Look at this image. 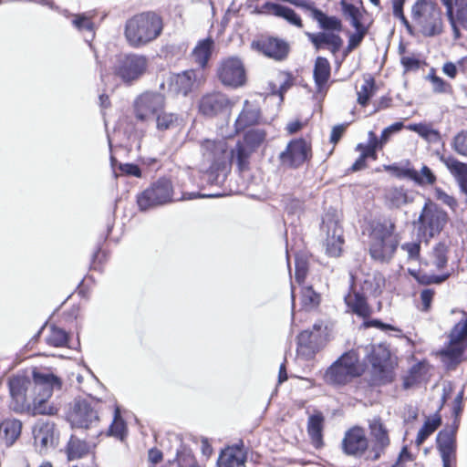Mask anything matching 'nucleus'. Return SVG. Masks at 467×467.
I'll return each instance as SVG.
<instances>
[{"label":"nucleus","instance_id":"obj_1","mask_svg":"<svg viewBox=\"0 0 467 467\" xmlns=\"http://www.w3.org/2000/svg\"><path fill=\"white\" fill-rule=\"evenodd\" d=\"M395 223L390 219L370 223L368 247L371 257L379 262H389L394 255L399 244Z\"/></svg>","mask_w":467,"mask_h":467},{"label":"nucleus","instance_id":"obj_2","mask_svg":"<svg viewBox=\"0 0 467 467\" xmlns=\"http://www.w3.org/2000/svg\"><path fill=\"white\" fill-rule=\"evenodd\" d=\"M162 31L161 17L152 12L141 13L129 19L125 36L133 47H140L156 39Z\"/></svg>","mask_w":467,"mask_h":467},{"label":"nucleus","instance_id":"obj_3","mask_svg":"<svg viewBox=\"0 0 467 467\" xmlns=\"http://www.w3.org/2000/svg\"><path fill=\"white\" fill-rule=\"evenodd\" d=\"M31 384L29 397L33 403V414L55 415L58 408L48 404L47 400L55 389H60V379L51 373L34 371Z\"/></svg>","mask_w":467,"mask_h":467},{"label":"nucleus","instance_id":"obj_4","mask_svg":"<svg viewBox=\"0 0 467 467\" xmlns=\"http://www.w3.org/2000/svg\"><path fill=\"white\" fill-rule=\"evenodd\" d=\"M364 371L356 351L344 353L327 370L324 379L331 385H345Z\"/></svg>","mask_w":467,"mask_h":467},{"label":"nucleus","instance_id":"obj_5","mask_svg":"<svg viewBox=\"0 0 467 467\" xmlns=\"http://www.w3.org/2000/svg\"><path fill=\"white\" fill-rule=\"evenodd\" d=\"M412 20L425 36H433L442 31L441 9L431 0H417L412 6Z\"/></svg>","mask_w":467,"mask_h":467},{"label":"nucleus","instance_id":"obj_6","mask_svg":"<svg viewBox=\"0 0 467 467\" xmlns=\"http://www.w3.org/2000/svg\"><path fill=\"white\" fill-rule=\"evenodd\" d=\"M384 286L385 278L381 274L375 273L368 275L362 285L363 294L356 291L349 292L345 296L346 305L352 313L361 317H367L371 314V310L367 303L364 294H369L377 296L381 294Z\"/></svg>","mask_w":467,"mask_h":467},{"label":"nucleus","instance_id":"obj_7","mask_svg":"<svg viewBox=\"0 0 467 467\" xmlns=\"http://www.w3.org/2000/svg\"><path fill=\"white\" fill-rule=\"evenodd\" d=\"M467 347V319L459 321L452 328L450 342L440 351L441 361L448 368L456 367Z\"/></svg>","mask_w":467,"mask_h":467},{"label":"nucleus","instance_id":"obj_8","mask_svg":"<svg viewBox=\"0 0 467 467\" xmlns=\"http://www.w3.org/2000/svg\"><path fill=\"white\" fill-rule=\"evenodd\" d=\"M173 188L171 182L161 178L137 197V203L140 211H147L173 201Z\"/></svg>","mask_w":467,"mask_h":467},{"label":"nucleus","instance_id":"obj_9","mask_svg":"<svg viewBox=\"0 0 467 467\" xmlns=\"http://www.w3.org/2000/svg\"><path fill=\"white\" fill-rule=\"evenodd\" d=\"M202 152L205 161L213 170H224L233 161H236L235 148L229 150L225 140H205L202 142Z\"/></svg>","mask_w":467,"mask_h":467},{"label":"nucleus","instance_id":"obj_10","mask_svg":"<svg viewBox=\"0 0 467 467\" xmlns=\"http://www.w3.org/2000/svg\"><path fill=\"white\" fill-rule=\"evenodd\" d=\"M149 59L146 56L129 54L119 57L114 67V73L124 83L131 84L147 71Z\"/></svg>","mask_w":467,"mask_h":467},{"label":"nucleus","instance_id":"obj_11","mask_svg":"<svg viewBox=\"0 0 467 467\" xmlns=\"http://www.w3.org/2000/svg\"><path fill=\"white\" fill-rule=\"evenodd\" d=\"M418 222L423 234L432 238L439 234L446 225L448 214L437 203L428 199L420 212Z\"/></svg>","mask_w":467,"mask_h":467},{"label":"nucleus","instance_id":"obj_12","mask_svg":"<svg viewBox=\"0 0 467 467\" xmlns=\"http://www.w3.org/2000/svg\"><path fill=\"white\" fill-rule=\"evenodd\" d=\"M216 74L223 86L236 88L246 82L245 68L238 57L223 58L218 64Z\"/></svg>","mask_w":467,"mask_h":467},{"label":"nucleus","instance_id":"obj_13","mask_svg":"<svg viewBox=\"0 0 467 467\" xmlns=\"http://www.w3.org/2000/svg\"><path fill=\"white\" fill-rule=\"evenodd\" d=\"M204 75L200 70L188 69L177 74H170L167 78L168 90L173 95L186 97L204 82Z\"/></svg>","mask_w":467,"mask_h":467},{"label":"nucleus","instance_id":"obj_14","mask_svg":"<svg viewBox=\"0 0 467 467\" xmlns=\"http://www.w3.org/2000/svg\"><path fill=\"white\" fill-rule=\"evenodd\" d=\"M165 97L160 92L146 91L136 98L133 103L135 118L148 122L164 109Z\"/></svg>","mask_w":467,"mask_h":467},{"label":"nucleus","instance_id":"obj_15","mask_svg":"<svg viewBox=\"0 0 467 467\" xmlns=\"http://www.w3.org/2000/svg\"><path fill=\"white\" fill-rule=\"evenodd\" d=\"M321 231L325 233V246L327 255L337 257L341 254L343 240V230L339 224L338 216L327 213L322 219Z\"/></svg>","mask_w":467,"mask_h":467},{"label":"nucleus","instance_id":"obj_16","mask_svg":"<svg viewBox=\"0 0 467 467\" xmlns=\"http://www.w3.org/2000/svg\"><path fill=\"white\" fill-rule=\"evenodd\" d=\"M458 423L453 421L451 426L441 430L436 438L437 449L442 461V467H452L456 462V433Z\"/></svg>","mask_w":467,"mask_h":467},{"label":"nucleus","instance_id":"obj_17","mask_svg":"<svg viewBox=\"0 0 467 467\" xmlns=\"http://www.w3.org/2000/svg\"><path fill=\"white\" fill-rule=\"evenodd\" d=\"M31 381L23 376H16L9 379L11 396L10 408L16 412H23L30 408L28 390Z\"/></svg>","mask_w":467,"mask_h":467},{"label":"nucleus","instance_id":"obj_18","mask_svg":"<svg viewBox=\"0 0 467 467\" xmlns=\"http://www.w3.org/2000/svg\"><path fill=\"white\" fill-rule=\"evenodd\" d=\"M369 362L372 365V371L377 379L382 383L391 381L390 352L385 346L379 345L372 348Z\"/></svg>","mask_w":467,"mask_h":467},{"label":"nucleus","instance_id":"obj_19","mask_svg":"<svg viewBox=\"0 0 467 467\" xmlns=\"http://www.w3.org/2000/svg\"><path fill=\"white\" fill-rule=\"evenodd\" d=\"M265 139V133L262 130H251L244 135V141H238L235 146L236 163L243 171L248 165V159L255 147L260 145Z\"/></svg>","mask_w":467,"mask_h":467},{"label":"nucleus","instance_id":"obj_20","mask_svg":"<svg viewBox=\"0 0 467 467\" xmlns=\"http://www.w3.org/2000/svg\"><path fill=\"white\" fill-rule=\"evenodd\" d=\"M311 157V147L304 139L291 140L286 149L280 153L283 164L298 167Z\"/></svg>","mask_w":467,"mask_h":467},{"label":"nucleus","instance_id":"obj_21","mask_svg":"<svg viewBox=\"0 0 467 467\" xmlns=\"http://www.w3.org/2000/svg\"><path fill=\"white\" fill-rule=\"evenodd\" d=\"M68 421L73 428L88 429L99 421L98 411L88 401L78 400L68 414Z\"/></svg>","mask_w":467,"mask_h":467},{"label":"nucleus","instance_id":"obj_22","mask_svg":"<svg viewBox=\"0 0 467 467\" xmlns=\"http://www.w3.org/2000/svg\"><path fill=\"white\" fill-rule=\"evenodd\" d=\"M441 3L453 33L459 37L460 27L467 30V0H441Z\"/></svg>","mask_w":467,"mask_h":467},{"label":"nucleus","instance_id":"obj_23","mask_svg":"<svg viewBox=\"0 0 467 467\" xmlns=\"http://www.w3.org/2000/svg\"><path fill=\"white\" fill-rule=\"evenodd\" d=\"M251 47L275 60L285 59L289 51L286 42L275 37H262L258 40H254L251 43Z\"/></svg>","mask_w":467,"mask_h":467},{"label":"nucleus","instance_id":"obj_24","mask_svg":"<svg viewBox=\"0 0 467 467\" xmlns=\"http://www.w3.org/2000/svg\"><path fill=\"white\" fill-rule=\"evenodd\" d=\"M368 439L361 428L355 427L346 432L342 441V448L346 454L360 457L367 451Z\"/></svg>","mask_w":467,"mask_h":467},{"label":"nucleus","instance_id":"obj_25","mask_svg":"<svg viewBox=\"0 0 467 467\" xmlns=\"http://www.w3.org/2000/svg\"><path fill=\"white\" fill-rule=\"evenodd\" d=\"M231 105V101L224 94L215 92L206 94L201 99L199 109L203 115L213 117L227 111Z\"/></svg>","mask_w":467,"mask_h":467},{"label":"nucleus","instance_id":"obj_26","mask_svg":"<svg viewBox=\"0 0 467 467\" xmlns=\"http://www.w3.org/2000/svg\"><path fill=\"white\" fill-rule=\"evenodd\" d=\"M370 438L372 441L373 459L377 460L389 445L388 431L380 419H373L369 421Z\"/></svg>","mask_w":467,"mask_h":467},{"label":"nucleus","instance_id":"obj_27","mask_svg":"<svg viewBox=\"0 0 467 467\" xmlns=\"http://www.w3.org/2000/svg\"><path fill=\"white\" fill-rule=\"evenodd\" d=\"M440 161L456 179L461 190L467 194V164L452 156L441 155Z\"/></svg>","mask_w":467,"mask_h":467},{"label":"nucleus","instance_id":"obj_28","mask_svg":"<svg viewBox=\"0 0 467 467\" xmlns=\"http://www.w3.org/2000/svg\"><path fill=\"white\" fill-rule=\"evenodd\" d=\"M308 39L313 43L317 49L327 47L332 53H337L341 46L342 39L338 35L333 32H320L317 34L306 33Z\"/></svg>","mask_w":467,"mask_h":467},{"label":"nucleus","instance_id":"obj_29","mask_svg":"<svg viewBox=\"0 0 467 467\" xmlns=\"http://www.w3.org/2000/svg\"><path fill=\"white\" fill-rule=\"evenodd\" d=\"M35 444L40 447V451L53 447L55 443L54 424L42 422L35 426L33 430Z\"/></svg>","mask_w":467,"mask_h":467},{"label":"nucleus","instance_id":"obj_30","mask_svg":"<svg viewBox=\"0 0 467 467\" xmlns=\"http://www.w3.org/2000/svg\"><path fill=\"white\" fill-rule=\"evenodd\" d=\"M263 9L265 13L282 17L296 27L301 28L303 26L300 16L290 7L275 3H265Z\"/></svg>","mask_w":467,"mask_h":467},{"label":"nucleus","instance_id":"obj_31","mask_svg":"<svg viewBox=\"0 0 467 467\" xmlns=\"http://www.w3.org/2000/svg\"><path fill=\"white\" fill-rule=\"evenodd\" d=\"M22 423L16 419H6L0 423V442L11 446L20 436Z\"/></svg>","mask_w":467,"mask_h":467},{"label":"nucleus","instance_id":"obj_32","mask_svg":"<svg viewBox=\"0 0 467 467\" xmlns=\"http://www.w3.org/2000/svg\"><path fill=\"white\" fill-rule=\"evenodd\" d=\"M259 116L260 112L258 107L255 104L245 100L244 109L235 120L236 132L256 124L258 122Z\"/></svg>","mask_w":467,"mask_h":467},{"label":"nucleus","instance_id":"obj_33","mask_svg":"<svg viewBox=\"0 0 467 467\" xmlns=\"http://www.w3.org/2000/svg\"><path fill=\"white\" fill-rule=\"evenodd\" d=\"M245 456L238 447H228L223 450L217 461L218 467H245Z\"/></svg>","mask_w":467,"mask_h":467},{"label":"nucleus","instance_id":"obj_34","mask_svg":"<svg viewBox=\"0 0 467 467\" xmlns=\"http://www.w3.org/2000/svg\"><path fill=\"white\" fill-rule=\"evenodd\" d=\"M449 245L444 242L438 243L431 250L426 265L431 269L441 271L448 263Z\"/></svg>","mask_w":467,"mask_h":467},{"label":"nucleus","instance_id":"obj_35","mask_svg":"<svg viewBox=\"0 0 467 467\" xmlns=\"http://www.w3.org/2000/svg\"><path fill=\"white\" fill-rule=\"evenodd\" d=\"M213 40L208 37L200 40L196 47L193 48L192 52V58L194 62L198 64L202 68L207 66L213 50Z\"/></svg>","mask_w":467,"mask_h":467},{"label":"nucleus","instance_id":"obj_36","mask_svg":"<svg viewBox=\"0 0 467 467\" xmlns=\"http://www.w3.org/2000/svg\"><path fill=\"white\" fill-rule=\"evenodd\" d=\"M324 417L321 413H316L308 418L307 432L312 444L318 449L323 445L322 431Z\"/></svg>","mask_w":467,"mask_h":467},{"label":"nucleus","instance_id":"obj_37","mask_svg":"<svg viewBox=\"0 0 467 467\" xmlns=\"http://www.w3.org/2000/svg\"><path fill=\"white\" fill-rule=\"evenodd\" d=\"M385 199L387 203L394 208H400L413 202V197L403 187H391L388 189L385 192Z\"/></svg>","mask_w":467,"mask_h":467},{"label":"nucleus","instance_id":"obj_38","mask_svg":"<svg viewBox=\"0 0 467 467\" xmlns=\"http://www.w3.org/2000/svg\"><path fill=\"white\" fill-rule=\"evenodd\" d=\"M156 130L160 133L177 129L181 124L178 114L161 110L155 116Z\"/></svg>","mask_w":467,"mask_h":467},{"label":"nucleus","instance_id":"obj_39","mask_svg":"<svg viewBox=\"0 0 467 467\" xmlns=\"http://www.w3.org/2000/svg\"><path fill=\"white\" fill-rule=\"evenodd\" d=\"M71 24L79 32L85 34L87 42L94 37V23L91 16L87 14H76L71 16Z\"/></svg>","mask_w":467,"mask_h":467},{"label":"nucleus","instance_id":"obj_40","mask_svg":"<svg viewBox=\"0 0 467 467\" xmlns=\"http://www.w3.org/2000/svg\"><path fill=\"white\" fill-rule=\"evenodd\" d=\"M441 424V419L439 414H434L426 418L424 424L419 430L415 442L420 446Z\"/></svg>","mask_w":467,"mask_h":467},{"label":"nucleus","instance_id":"obj_41","mask_svg":"<svg viewBox=\"0 0 467 467\" xmlns=\"http://www.w3.org/2000/svg\"><path fill=\"white\" fill-rule=\"evenodd\" d=\"M89 452V444L75 436H71L67 446V454L68 460L72 461L80 459Z\"/></svg>","mask_w":467,"mask_h":467},{"label":"nucleus","instance_id":"obj_42","mask_svg":"<svg viewBox=\"0 0 467 467\" xmlns=\"http://www.w3.org/2000/svg\"><path fill=\"white\" fill-rule=\"evenodd\" d=\"M330 77V64L325 57H318L314 67L315 82L319 89L327 82Z\"/></svg>","mask_w":467,"mask_h":467},{"label":"nucleus","instance_id":"obj_43","mask_svg":"<svg viewBox=\"0 0 467 467\" xmlns=\"http://www.w3.org/2000/svg\"><path fill=\"white\" fill-rule=\"evenodd\" d=\"M425 78L431 83V88L434 93L451 94L452 92L451 85L438 77L433 68L431 69Z\"/></svg>","mask_w":467,"mask_h":467},{"label":"nucleus","instance_id":"obj_44","mask_svg":"<svg viewBox=\"0 0 467 467\" xmlns=\"http://www.w3.org/2000/svg\"><path fill=\"white\" fill-rule=\"evenodd\" d=\"M313 18L326 30L340 31L341 22L335 16H327L320 10H315Z\"/></svg>","mask_w":467,"mask_h":467},{"label":"nucleus","instance_id":"obj_45","mask_svg":"<svg viewBox=\"0 0 467 467\" xmlns=\"http://www.w3.org/2000/svg\"><path fill=\"white\" fill-rule=\"evenodd\" d=\"M376 89L374 79L371 78H365L360 89L358 91V102L361 106H366L369 99L375 95Z\"/></svg>","mask_w":467,"mask_h":467},{"label":"nucleus","instance_id":"obj_46","mask_svg":"<svg viewBox=\"0 0 467 467\" xmlns=\"http://www.w3.org/2000/svg\"><path fill=\"white\" fill-rule=\"evenodd\" d=\"M47 343L53 347H63L67 342V334L65 330L55 326L50 327V332L47 337Z\"/></svg>","mask_w":467,"mask_h":467},{"label":"nucleus","instance_id":"obj_47","mask_svg":"<svg viewBox=\"0 0 467 467\" xmlns=\"http://www.w3.org/2000/svg\"><path fill=\"white\" fill-rule=\"evenodd\" d=\"M126 433V424L120 417L119 408H116L114 412L113 421L109 429V434L119 440H123Z\"/></svg>","mask_w":467,"mask_h":467},{"label":"nucleus","instance_id":"obj_48","mask_svg":"<svg viewBox=\"0 0 467 467\" xmlns=\"http://www.w3.org/2000/svg\"><path fill=\"white\" fill-rule=\"evenodd\" d=\"M412 181L420 186L432 185L436 182V176L428 166H422L420 171L415 170Z\"/></svg>","mask_w":467,"mask_h":467},{"label":"nucleus","instance_id":"obj_49","mask_svg":"<svg viewBox=\"0 0 467 467\" xmlns=\"http://www.w3.org/2000/svg\"><path fill=\"white\" fill-rule=\"evenodd\" d=\"M342 11L344 16L350 20V24L354 27L362 25L359 16V9L352 4L348 3L346 0H341Z\"/></svg>","mask_w":467,"mask_h":467},{"label":"nucleus","instance_id":"obj_50","mask_svg":"<svg viewBox=\"0 0 467 467\" xmlns=\"http://www.w3.org/2000/svg\"><path fill=\"white\" fill-rule=\"evenodd\" d=\"M320 296L316 293L311 286H306L302 289L301 303L306 309H311L318 306Z\"/></svg>","mask_w":467,"mask_h":467},{"label":"nucleus","instance_id":"obj_51","mask_svg":"<svg viewBox=\"0 0 467 467\" xmlns=\"http://www.w3.org/2000/svg\"><path fill=\"white\" fill-rule=\"evenodd\" d=\"M408 128L428 140H434L439 137L438 131L426 124H411Z\"/></svg>","mask_w":467,"mask_h":467},{"label":"nucleus","instance_id":"obj_52","mask_svg":"<svg viewBox=\"0 0 467 467\" xmlns=\"http://www.w3.org/2000/svg\"><path fill=\"white\" fill-rule=\"evenodd\" d=\"M452 149L458 154L467 157V130L458 133L453 138Z\"/></svg>","mask_w":467,"mask_h":467},{"label":"nucleus","instance_id":"obj_53","mask_svg":"<svg viewBox=\"0 0 467 467\" xmlns=\"http://www.w3.org/2000/svg\"><path fill=\"white\" fill-rule=\"evenodd\" d=\"M178 467H200L192 452L186 449L177 453Z\"/></svg>","mask_w":467,"mask_h":467},{"label":"nucleus","instance_id":"obj_54","mask_svg":"<svg viewBox=\"0 0 467 467\" xmlns=\"http://www.w3.org/2000/svg\"><path fill=\"white\" fill-rule=\"evenodd\" d=\"M278 78L281 82L280 86L277 88L276 85H273L271 90L273 95L277 94L280 98V101H283L284 93L291 86V80L289 78V76L283 72H280L278 74Z\"/></svg>","mask_w":467,"mask_h":467},{"label":"nucleus","instance_id":"obj_55","mask_svg":"<svg viewBox=\"0 0 467 467\" xmlns=\"http://www.w3.org/2000/svg\"><path fill=\"white\" fill-rule=\"evenodd\" d=\"M356 32L351 34L348 40V45L347 47V53L351 52L354 48H356L362 41L366 35V28L363 25L355 27Z\"/></svg>","mask_w":467,"mask_h":467},{"label":"nucleus","instance_id":"obj_56","mask_svg":"<svg viewBox=\"0 0 467 467\" xmlns=\"http://www.w3.org/2000/svg\"><path fill=\"white\" fill-rule=\"evenodd\" d=\"M434 197L436 200H438L441 202H442L443 204L447 205L451 210H455L456 207L458 206V202H457L456 199L453 196L445 192L442 189H441L439 187H436L434 189Z\"/></svg>","mask_w":467,"mask_h":467},{"label":"nucleus","instance_id":"obj_57","mask_svg":"<svg viewBox=\"0 0 467 467\" xmlns=\"http://www.w3.org/2000/svg\"><path fill=\"white\" fill-rule=\"evenodd\" d=\"M319 339L320 335L310 330H304L297 337L298 344L306 347H312V345L317 344Z\"/></svg>","mask_w":467,"mask_h":467},{"label":"nucleus","instance_id":"obj_58","mask_svg":"<svg viewBox=\"0 0 467 467\" xmlns=\"http://www.w3.org/2000/svg\"><path fill=\"white\" fill-rule=\"evenodd\" d=\"M387 171H392L399 178H407L412 181L415 176V169L410 167H400L396 165H389L385 168Z\"/></svg>","mask_w":467,"mask_h":467},{"label":"nucleus","instance_id":"obj_59","mask_svg":"<svg viewBox=\"0 0 467 467\" xmlns=\"http://www.w3.org/2000/svg\"><path fill=\"white\" fill-rule=\"evenodd\" d=\"M307 273V262L301 257L296 258V280L298 284L305 281Z\"/></svg>","mask_w":467,"mask_h":467},{"label":"nucleus","instance_id":"obj_60","mask_svg":"<svg viewBox=\"0 0 467 467\" xmlns=\"http://www.w3.org/2000/svg\"><path fill=\"white\" fill-rule=\"evenodd\" d=\"M403 128L402 122H395L391 124L390 126L385 128L381 133L379 143L380 147H383L384 144L388 142L390 136L394 134L395 132L400 131Z\"/></svg>","mask_w":467,"mask_h":467},{"label":"nucleus","instance_id":"obj_61","mask_svg":"<svg viewBox=\"0 0 467 467\" xmlns=\"http://www.w3.org/2000/svg\"><path fill=\"white\" fill-rule=\"evenodd\" d=\"M450 273L446 272L441 275H420L419 280L424 284H441L444 282L449 276Z\"/></svg>","mask_w":467,"mask_h":467},{"label":"nucleus","instance_id":"obj_62","mask_svg":"<svg viewBox=\"0 0 467 467\" xmlns=\"http://www.w3.org/2000/svg\"><path fill=\"white\" fill-rule=\"evenodd\" d=\"M401 249L407 253L408 258L415 260L420 255V245L419 243H406L401 245Z\"/></svg>","mask_w":467,"mask_h":467},{"label":"nucleus","instance_id":"obj_63","mask_svg":"<svg viewBox=\"0 0 467 467\" xmlns=\"http://www.w3.org/2000/svg\"><path fill=\"white\" fill-rule=\"evenodd\" d=\"M434 296V291L432 289H423L420 293V300L422 305V310L428 311L431 307V301Z\"/></svg>","mask_w":467,"mask_h":467},{"label":"nucleus","instance_id":"obj_64","mask_svg":"<svg viewBox=\"0 0 467 467\" xmlns=\"http://www.w3.org/2000/svg\"><path fill=\"white\" fill-rule=\"evenodd\" d=\"M286 1L296 6H298L300 8L309 12L312 17L314 16V11L317 10L315 7L314 3L310 0H286Z\"/></svg>","mask_w":467,"mask_h":467}]
</instances>
